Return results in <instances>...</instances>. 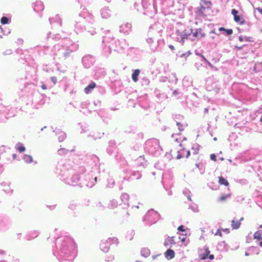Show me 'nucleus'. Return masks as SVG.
<instances>
[{
    "instance_id": "f257e3e1",
    "label": "nucleus",
    "mask_w": 262,
    "mask_h": 262,
    "mask_svg": "<svg viewBox=\"0 0 262 262\" xmlns=\"http://www.w3.org/2000/svg\"><path fill=\"white\" fill-rule=\"evenodd\" d=\"M144 149L146 152L155 157L159 156L163 151L160 145L159 141L157 139L147 140L145 143Z\"/></svg>"
},
{
    "instance_id": "f03ea898",
    "label": "nucleus",
    "mask_w": 262,
    "mask_h": 262,
    "mask_svg": "<svg viewBox=\"0 0 262 262\" xmlns=\"http://www.w3.org/2000/svg\"><path fill=\"white\" fill-rule=\"evenodd\" d=\"M98 158L95 155H85L84 162L83 163V174L86 172L94 173L96 169V163Z\"/></svg>"
},
{
    "instance_id": "7ed1b4c3",
    "label": "nucleus",
    "mask_w": 262,
    "mask_h": 262,
    "mask_svg": "<svg viewBox=\"0 0 262 262\" xmlns=\"http://www.w3.org/2000/svg\"><path fill=\"white\" fill-rule=\"evenodd\" d=\"M117 40L113 37L105 36L102 42L104 45L103 51L106 56L108 55L112 51H116Z\"/></svg>"
},
{
    "instance_id": "20e7f679",
    "label": "nucleus",
    "mask_w": 262,
    "mask_h": 262,
    "mask_svg": "<svg viewBox=\"0 0 262 262\" xmlns=\"http://www.w3.org/2000/svg\"><path fill=\"white\" fill-rule=\"evenodd\" d=\"M122 171L124 174L123 179L128 181L139 180L142 176L141 171L132 169L128 166L124 167Z\"/></svg>"
},
{
    "instance_id": "39448f33",
    "label": "nucleus",
    "mask_w": 262,
    "mask_h": 262,
    "mask_svg": "<svg viewBox=\"0 0 262 262\" xmlns=\"http://www.w3.org/2000/svg\"><path fill=\"white\" fill-rule=\"evenodd\" d=\"M83 18L88 23V25H84L85 30L88 33H90L91 35L95 34L96 31L93 27H89V25H93L95 23L94 17L92 14L90 13L87 10L83 9Z\"/></svg>"
},
{
    "instance_id": "423d86ee",
    "label": "nucleus",
    "mask_w": 262,
    "mask_h": 262,
    "mask_svg": "<svg viewBox=\"0 0 262 262\" xmlns=\"http://www.w3.org/2000/svg\"><path fill=\"white\" fill-rule=\"evenodd\" d=\"M160 214L153 209L149 210L143 218V221L147 226L155 224L159 219Z\"/></svg>"
},
{
    "instance_id": "0eeeda50",
    "label": "nucleus",
    "mask_w": 262,
    "mask_h": 262,
    "mask_svg": "<svg viewBox=\"0 0 262 262\" xmlns=\"http://www.w3.org/2000/svg\"><path fill=\"white\" fill-rule=\"evenodd\" d=\"M142 5L144 9V12H143L144 14L152 17L156 13L154 4L149 3L148 0H142Z\"/></svg>"
},
{
    "instance_id": "6e6552de",
    "label": "nucleus",
    "mask_w": 262,
    "mask_h": 262,
    "mask_svg": "<svg viewBox=\"0 0 262 262\" xmlns=\"http://www.w3.org/2000/svg\"><path fill=\"white\" fill-rule=\"evenodd\" d=\"M84 174V181L85 185L88 188H92L97 182V177L94 173L86 172Z\"/></svg>"
},
{
    "instance_id": "1a4fd4ad",
    "label": "nucleus",
    "mask_w": 262,
    "mask_h": 262,
    "mask_svg": "<svg viewBox=\"0 0 262 262\" xmlns=\"http://www.w3.org/2000/svg\"><path fill=\"white\" fill-rule=\"evenodd\" d=\"M118 244V238L116 237H109L106 241H102L100 244V248L104 252H107L112 244Z\"/></svg>"
},
{
    "instance_id": "9d476101",
    "label": "nucleus",
    "mask_w": 262,
    "mask_h": 262,
    "mask_svg": "<svg viewBox=\"0 0 262 262\" xmlns=\"http://www.w3.org/2000/svg\"><path fill=\"white\" fill-rule=\"evenodd\" d=\"M189 31H191V35L192 36L190 38L191 41H194L196 39L200 40L203 37H204L206 35L201 28L195 29H190Z\"/></svg>"
},
{
    "instance_id": "9b49d317",
    "label": "nucleus",
    "mask_w": 262,
    "mask_h": 262,
    "mask_svg": "<svg viewBox=\"0 0 262 262\" xmlns=\"http://www.w3.org/2000/svg\"><path fill=\"white\" fill-rule=\"evenodd\" d=\"M176 34L177 35V40L179 41L182 44H183L185 39H189L191 38V31H189L186 32L185 31L180 32L179 30H177Z\"/></svg>"
},
{
    "instance_id": "f8f14e48",
    "label": "nucleus",
    "mask_w": 262,
    "mask_h": 262,
    "mask_svg": "<svg viewBox=\"0 0 262 262\" xmlns=\"http://www.w3.org/2000/svg\"><path fill=\"white\" fill-rule=\"evenodd\" d=\"M95 57L90 54L83 56V66L86 69L90 68L95 62Z\"/></svg>"
},
{
    "instance_id": "ddd939ff",
    "label": "nucleus",
    "mask_w": 262,
    "mask_h": 262,
    "mask_svg": "<svg viewBox=\"0 0 262 262\" xmlns=\"http://www.w3.org/2000/svg\"><path fill=\"white\" fill-rule=\"evenodd\" d=\"M129 44L125 39L117 40L116 52H122L125 49H128Z\"/></svg>"
},
{
    "instance_id": "4468645a",
    "label": "nucleus",
    "mask_w": 262,
    "mask_h": 262,
    "mask_svg": "<svg viewBox=\"0 0 262 262\" xmlns=\"http://www.w3.org/2000/svg\"><path fill=\"white\" fill-rule=\"evenodd\" d=\"M115 159L116 161L120 164V165L123 167V168L128 166L127 161L123 157L122 154L117 152L115 155Z\"/></svg>"
},
{
    "instance_id": "2eb2a0df",
    "label": "nucleus",
    "mask_w": 262,
    "mask_h": 262,
    "mask_svg": "<svg viewBox=\"0 0 262 262\" xmlns=\"http://www.w3.org/2000/svg\"><path fill=\"white\" fill-rule=\"evenodd\" d=\"M101 16L103 19H107L112 15V11L108 7L105 6L100 10Z\"/></svg>"
},
{
    "instance_id": "dca6fc26",
    "label": "nucleus",
    "mask_w": 262,
    "mask_h": 262,
    "mask_svg": "<svg viewBox=\"0 0 262 262\" xmlns=\"http://www.w3.org/2000/svg\"><path fill=\"white\" fill-rule=\"evenodd\" d=\"M154 95L159 102L163 101L167 98V96L165 93L162 92L158 89H156L155 90Z\"/></svg>"
},
{
    "instance_id": "f3484780",
    "label": "nucleus",
    "mask_w": 262,
    "mask_h": 262,
    "mask_svg": "<svg viewBox=\"0 0 262 262\" xmlns=\"http://www.w3.org/2000/svg\"><path fill=\"white\" fill-rule=\"evenodd\" d=\"M132 29V25L129 23H125L119 27V31L124 34H128Z\"/></svg>"
},
{
    "instance_id": "a211bd4d",
    "label": "nucleus",
    "mask_w": 262,
    "mask_h": 262,
    "mask_svg": "<svg viewBox=\"0 0 262 262\" xmlns=\"http://www.w3.org/2000/svg\"><path fill=\"white\" fill-rule=\"evenodd\" d=\"M138 102L139 105L145 110L148 109L150 107L149 101L146 97L140 98Z\"/></svg>"
},
{
    "instance_id": "6ab92c4d",
    "label": "nucleus",
    "mask_w": 262,
    "mask_h": 262,
    "mask_svg": "<svg viewBox=\"0 0 262 262\" xmlns=\"http://www.w3.org/2000/svg\"><path fill=\"white\" fill-rule=\"evenodd\" d=\"M106 71L104 68L96 67L95 72V76L97 78L104 77L106 75Z\"/></svg>"
},
{
    "instance_id": "aec40b11",
    "label": "nucleus",
    "mask_w": 262,
    "mask_h": 262,
    "mask_svg": "<svg viewBox=\"0 0 262 262\" xmlns=\"http://www.w3.org/2000/svg\"><path fill=\"white\" fill-rule=\"evenodd\" d=\"M172 174L170 172H166L163 174L162 183L165 189H167V187H166V186H167V184L166 183H167V179L172 180Z\"/></svg>"
},
{
    "instance_id": "412c9836",
    "label": "nucleus",
    "mask_w": 262,
    "mask_h": 262,
    "mask_svg": "<svg viewBox=\"0 0 262 262\" xmlns=\"http://www.w3.org/2000/svg\"><path fill=\"white\" fill-rule=\"evenodd\" d=\"M116 148V142L114 140H110L108 142V146L106 149L107 154L110 155H112Z\"/></svg>"
},
{
    "instance_id": "4be33fe9",
    "label": "nucleus",
    "mask_w": 262,
    "mask_h": 262,
    "mask_svg": "<svg viewBox=\"0 0 262 262\" xmlns=\"http://www.w3.org/2000/svg\"><path fill=\"white\" fill-rule=\"evenodd\" d=\"M136 162L138 166L145 167L147 165V161L145 160L143 156H139L136 160Z\"/></svg>"
},
{
    "instance_id": "5701e85b",
    "label": "nucleus",
    "mask_w": 262,
    "mask_h": 262,
    "mask_svg": "<svg viewBox=\"0 0 262 262\" xmlns=\"http://www.w3.org/2000/svg\"><path fill=\"white\" fill-rule=\"evenodd\" d=\"M217 248L221 252H226L229 249V246L225 241H222L218 244Z\"/></svg>"
},
{
    "instance_id": "b1692460",
    "label": "nucleus",
    "mask_w": 262,
    "mask_h": 262,
    "mask_svg": "<svg viewBox=\"0 0 262 262\" xmlns=\"http://www.w3.org/2000/svg\"><path fill=\"white\" fill-rule=\"evenodd\" d=\"M174 236H167V238L165 239L164 245L165 247H168L169 246L170 248L172 247V245H175L176 242L174 240Z\"/></svg>"
},
{
    "instance_id": "393cba45",
    "label": "nucleus",
    "mask_w": 262,
    "mask_h": 262,
    "mask_svg": "<svg viewBox=\"0 0 262 262\" xmlns=\"http://www.w3.org/2000/svg\"><path fill=\"white\" fill-rule=\"evenodd\" d=\"M96 87V83L92 81L91 82L90 84H89L87 86H86L84 89V91L86 94H90L92 93L93 89Z\"/></svg>"
},
{
    "instance_id": "a878e982",
    "label": "nucleus",
    "mask_w": 262,
    "mask_h": 262,
    "mask_svg": "<svg viewBox=\"0 0 262 262\" xmlns=\"http://www.w3.org/2000/svg\"><path fill=\"white\" fill-rule=\"evenodd\" d=\"M175 253L173 250L169 249L164 253V256L168 260L171 259L174 257Z\"/></svg>"
},
{
    "instance_id": "bb28decb",
    "label": "nucleus",
    "mask_w": 262,
    "mask_h": 262,
    "mask_svg": "<svg viewBox=\"0 0 262 262\" xmlns=\"http://www.w3.org/2000/svg\"><path fill=\"white\" fill-rule=\"evenodd\" d=\"M128 53L129 54H134L136 55H139L141 54L142 51L138 48L130 47L128 49Z\"/></svg>"
},
{
    "instance_id": "cd10ccee",
    "label": "nucleus",
    "mask_w": 262,
    "mask_h": 262,
    "mask_svg": "<svg viewBox=\"0 0 262 262\" xmlns=\"http://www.w3.org/2000/svg\"><path fill=\"white\" fill-rule=\"evenodd\" d=\"M234 20L235 22L239 23L240 25L246 24L248 26H250V23L249 22H246L242 17L240 16L237 15L234 17Z\"/></svg>"
},
{
    "instance_id": "c85d7f7f",
    "label": "nucleus",
    "mask_w": 262,
    "mask_h": 262,
    "mask_svg": "<svg viewBox=\"0 0 262 262\" xmlns=\"http://www.w3.org/2000/svg\"><path fill=\"white\" fill-rule=\"evenodd\" d=\"M205 252L204 253L199 254V257L201 259H206L208 258V256L210 253L209 248L207 246L204 247Z\"/></svg>"
},
{
    "instance_id": "c756f323",
    "label": "nucleus",
    "mask_w": 262,
    "mask_h": 262,
    "mask_svg": "<svg viewBox=\"0 0 262 262\" xmlns=\"http://www.w3.org/2000/svg\"><path fill=\"white\" fill-rule=\"evenodd\" d=\"M139 69H136L133 71L132 75V78L134 82H136L138 81V76L140 73Z\"/></svg>"
},
{
    "instance_id": "7c9ffc66",
    "label": "nucleus",
    "mask_w": 262,
    "mask_h": 262,
    "mask_svg": "<svg viewBox=\"0 0 262 262\" xmlns=\"http://www.w3.org/2000/svg\"><path fill=\"white\" fill-rule=\"evenodd\" d=\"M140 253L142 256L147 257L150 254V251L147 248H142L141 249Z\"/></svg>"
},
{
    "instance_id": "2f4dec72",
    "label": "nucleus",
    "mask_w": 262,
    "mask_h": 262,
    "mask_svg": "<svg viewBox=\"0 0 262 262\" xmlns=\"http://www.w3.org/2000/svg\"><path fill=\"white\" fill-rule=\"evenodd\" d=\"M195 166L199 169L200 172L201 174H203L205 171V164L202 162H200L195 164Z\"/></svg>"
},
{
    "instance_id": "473e14b6",
    "label": "nucleus",
    "mask_w": 262,
    "mask_h": 262,
    "mask_svg": "<svg viewBox=\"0 0 262 262\" xmlns=\"http://www.w3.org/2000/svg\"><path fill=\"white\" fill-rule=\"evenodd\" d=\"M123 84L120 80H115L112 82V87L115 89H119L122 87Z\"/></svg>"
},
{
    "instance_id": "72a5a7b5",
    "label": "nucleus",
    "mask_w": 262,
    "mask_h": 262,
    "mask_svg": "<svg viewBox=\"0 0 262 262\" xmlns=\"http://www.w3.org/2000/svg\"><path fill=\"white\" fill-rule=\"evenodd\" d=\"M129 198V195L127 193H122L120 196L122 202L127 206H128Z\"/></svg>"
},
{
    "instance_id": "f704fd0d",
    "label": "nucleus",
    "mask_w": 262,
    "mask_h": 262,
    "mask_svg": "<svg viewBox=\"0 0 262 262\" xmlns=\"http://www.w3.org/2000/svg\"><path fill=\"white\" fill-rule=\"evenodd\" d=\"M241 224L240 221L233 220L231 221V227L232 229H238L240 227Z\"/></svg>"
},
{
    "instance_id": "c9c22d12",
    "label": "nucleus",
    "mask_w": 262,
    "mask_h": 262,
    "mask_svg": "<svg viewBox=\"0 0 262 262\" xmlns=\"http://www.w3.org/2000/svg\"><path fill=\"white\" fill-rule=\"evenodd\" d=\"M146 42L149 45L151 51L155 52L156 50V46H151V44L154 42V38L152 37H148L146 39Z\"/></svg>"
},
{
    "instance_id": "e433bc0d",
    "label": "nucleus",
    "mask_w": 262,
    "mask_h": 262,
    "mask_svg": "<svg viewBox=\"0 0 262 262\" xmlns=\"http://www.w3.org/2000/svg\"><path fill=\"white\" fill-rule=\"evenodd\" d=\"M107 183L106 185V187L111 188L114 186L115 182L113 178L110 177L109 178L107 179Z\"/></svg>"
},
{
    "instance_id": "4c0bfd02",
    "label": "nucleus",
    "mask_w": 262,
    "mask_h": 262,
    "mask_svg": "<svg viewBox=\"0 0 262 262\" xmlns=\"http://www.w3.org/2000/svg\"><path fill=\"white\" fill-rule=\"evenodd\" d=\"M150 80L146 77H143L141 79V84L143 86H147L149 85Z\"/></svg>"
},
{
    "instance_id": "58836bf2",
    "label": "nucleus",
    "mask_w": 262,
    "mask_h": 262,
    "mask_svg": "<svg viewBox=\"0 0 262 262\" xmlns=\"http://www.w3.org/2000/svg\"><path fill=\"white\" fill-rule=\"evenodd\" d=\"M159 25L158 24H155L152 25H151L149 28V33L151 34L152 31L156 30V33L157 34H159L160 33V30L158 31L157 30L158 26Z\"/></svg>"
},
{
    "instance_id": "ea45409f",
    "label": "nucleus",
    "mask_w": 262,
    "mask_h": 262,
    "mask_svg": "<svg viewBox=\"0 0 262 262\" xmlns=\"http://www.w3.org/2000/svg\"><path fill=\"white\" fill-rule=\"evenodd\" d=\"M219 183L221 185H224L226 186H229V184L228 181L221 176L219 177Z\"/></svg>"
},
{
    "instance_id": "a19ab883",
    "label": "nucleus",
    "mask_w": 262,
    "mask_h": 262,
    "mask_svg": "<svg viewBox=\"0 0 262 262\" xmlns=\"http://www.w3.org/2000/svg\"><path fill=\"white\" fill-rule=\"evenodd\" d=\"M172 118L176 122V124H177V122H180V121L183 120L184 117H183V116H182L180 114H176V115H172Z\"/></svg>"
},
{
    "instance_id": "79ce46f5",
    "label": "nucleus",
    "mask_w": 262,
    "mask_h": 262,
    "mask_svg": "<svg viewBox=\"0 0 262 262\" xmlns=\"http://www.w3.org/2000/svg\"><path fill=\"white\" fill-rule=\"evenodd\" d=\"M183 193L186 196V197L187 198L188 200L191 201V192L188 189H187V188H185L183 190Z\"/></svg>"
},
{
    "instance_id": "37998d69",
    "label": "nucleus",
    "mask_w": 262,
    "mask_h": 262,
    "mask_svg": "<svg viewBox=\"0 0 262 262\" xmlns=\"http://www.w3.org/2000/svg\"><path fill=\"white\" fill-rule=\"evenodd\" d=\"M255 114L257 117H259V120L262 123V105L256 111Z\"/></svg>"
},
{
    "instance_id": "c03bdc74",
    "label": "nucleus",
    "mask_w": 262,
    "mask_h": 262,
    "mask_svg": "<svg viewBox=\"0 0 262 262\" xmlns=\"http://www.w3.org/2000/svg\"><path fill=\"white\" fill-rule=\"evenodd\" d=\"M189 209L192 210L194 212H198L199 210L196 204L192 203L189 206Z\"/></svg>"
},
{
    "instance_id": "a18cd8bd",
    "label": "nucleus",
    "mask_w": 262,
    "mask_h": 262,
    "mask_svg": "<svg viewBox=\"0 0 262 262\" xmlns=\"http://www.w3.org/2000/svg\"><path fill=\"white\" fill-rule=\"evenodd\" d=\"M262 231L258 230L256 232L254 233L253 237L254 239H257L258 240L261 239L262 237Z\"/></svg>"
},
{
    "instance_id": "49530a36",
    "label": "nucleus",
    "mask_w": 262,
    "mask_h": 262,
    "mask_svg": "<svg viewBox=\"0 0 262 262\" xmlns=\"http://www.w3.org/2000/svg\"><path fill=\"white\" fill-rule=\"evenodd\" d=\"M230 196H231L230 193H229L227 194H223L218 199V201L219 202H223V201H225L226 199L230 198Z\"/></svg>"
},
{
    "instance_id": "de8ad7c7",
    "label": "nucleus",
    "mask_w": 262,
    "mask_h": 262,
    "mask_svg": "<svg viewBox=\"0 0 262 262\" xmlns=\"http://www.w3.org/2000/svg\"><path fill=\"white\" fill-rule=\"evenodd\" d=\"M118 205V202L116 200H113L111 201L109 207H111V208L116 207Z\"/></svg>"
},
{
    "instance_id": "09e8293b",
    "label": "nucleus",
    "mask_w": 262,
    "mask_h": 262,
    "mask_svg": "<svg viewBox=\"0 0 262 262\" xmlns=\"http://www.w3.org/2000/svg\"><path fill=\"white\" fill-rule=\"evenodd\" d=\"M167 184V186L166 187H167V189H165L166 190H169L172 186H173V181L172 180H168L167 181V183H166Z\"/></svg>"
},
{
    "instance_id": "8fccbe9b",
    "label": "nucleus",
    "mask_w": 262,
    "mask_h": 262,
    "mask_svg": "<svg viewBox=\"0 0 262 262\" xmlns=\"http://www.w3.org/2000/svg\"><path fill=\"white\" fill-rule=\"evenodd\" d=\"M249 248H253V249L251 250L252 251H251L252 252L251 255L254 254H258L259 248L258 247L252 246V247H249Z\"/></svg>"
},
{
    "instance_id": "3c124183",
    "label": "nucleus",
    "mask_w": 262,
    "mask_h": 262,
    "mask_svg": "<svg viewBox=\"0 0 262 262\" xmlns=\"http://www.w3.org/2000/svg\"><path fill=\"white\" fill-rule=\"evenodd\" d=\"M24 160L26 162L31 163L33 161L32 157L29 155H25Z\"/></svg>"
},
{
    "instance_id": "603ef678",
    "label": "nucleus",
    "mask_w": 262,
    "mask_h": 262,
    "mask_svg": "<svg viewBox=\"0 0 262 262\" xmlns=\"http://www.w3.org/2000/svg\"><path fill=\"white\" fill-rule=\"evenodd\" d=\"M177 125L180 132L184 130V127L183 124H181L180 122H177Z\"/></svg>"
},
{
    "instance_id": "864d4df0",
    "label": "nucleus",
    "mask_w": 262,
    "mask_h": 262,
    "mask_svg": "<svg viewBox=\"0 0 262 262\" xmlns=\"http://www.w3.org/2000/svg\"><path fill=\"white\" fill-rule=\"evenodd\" d=\"M9 20L7 17L3 16L1 19V22L2 24H7L8 23Z\"/></svg>"
},
{
    "instance_id": "5fc2aeb1",
    "label": "nucleus",
    "mask_w": 262,
    "mask_h": 262,
    "mask_svg": "<svg viewBox=\"0 0 262 262\" xmlns=\"http://www.w3.org/2000/svg\"><path fill=\"white\" fill-rule=\"evenodd\" d=\"M114 259V255L107 256L105 257V260L107 262L112 261Z\"/></svg>"
},
{
    "instance_id": "6e6d98bb",
    "label": "nucleus",
    "mask_w": 262,
    "mask_h": 262,
    "mask_svg": "<svg viewBox=\"0 0 262 262\" xmlns=\"http://www.w3.org/2000/svg\"><path fill=\"white\" fill-rule=\"evenodd\" d=\"M164 45V40L163 39H158L157 40V46H162Z\"/></svg>"
},
{
    "instance_id": "4d7b16f0",
    "label": "nucleus",
    "mask_w": 262,
    "mask_h": 262,
    "mask_svg": "<svg viewBox=\"0 0 262 262\" xmlns=\"http://www.w3.org/2000/svg\"><path fill=\"white\" fill-rule=\"evenodd\" d=\"M226 34L228 36L231 35L233 33V30L231 29H226L225 31Z\"/></svg>"
},
{
    "instance_id": "13d9d810",
    "label": "nucleus",
    "mask_w": 262,
    "mask_h": 262,
    "mask_svg": "<svg viewBox=\"0 0 262 262\" xmlns=\"http://www.w3.org/2000/svg\"><path fill=\"white\" fill-rule=\"evenodd\" d=\"M238 13V11L235 9H233L231 10V14L233 15L234 17L236 16H237Z\"/></svg>"
},
{
    "instance_id": "bf43d9fd",
    "label": "nucleus",
    "mask_w": 262,
    "mask_h": 262,
    "mask_svg": "<svg viewBox=\"0 0 262 262\" xmlns=\"http://www.w3.org/2000/svg\"><path fill=\"white\" fill-rule=\"evenodd\" d=\"M253 249V248H248L247 249V251L245 252V256H249L250 255H251L252 251L251 250Z\"/></svg>"
},
{
    "instance_id": "052dcab7",
    "label": "nucleus",
    "mask_w": 262,
    "mask_h": 262,
    "mask_svg": "<svg viewBox=\"0 0 262 262\" xmlns=\"http://www.w3.org/2000/svg\"><path fill=\"white\" fill-rule=\"evenodd\" d=\"M17 149L20 152H23L24 151H25V147L23 146H18L17 148Z\"/></svg>"
},
{
    "instance_id": "680f3d73",
    "label": "nucleus",
    "mask_w": 262,
    "mask_h": 262,
    "mask_svg": "<svg viewBox=\"0 0 262 262\" xmlns=\"http://www.w3.org/2000/svg\"><path fill=\"white\" fill-rule=\"evenodd\" d=\"M210 159L214 161H216V155L214 154L210 155Z\"/></svg>"
},
{
    "instance_id": "e2e57ef3",
    "label": "nucleus",
    "mask_w": 262,
    "mask_h": 262,
    "mask_svg": "<svg viewBox=\"0 0 262 262\" xmlns=\"http://www.w3.org/2000/svg\"><path fill=\"white\" fill-rule=\"evenodd\" d=\"M221 230L220 228L218 229L216 232V233H215V235H219L220 236H222V233L221 232Z\"/></svg>"
},
{
    "instance_id": "0e129e2a",
    "label": "nucleus",
    "mask_w": 262,
    "mask_h": 262,
    "mask_svg": "<svg viewBox=\"0 0 262 262\" xmlns=\"http://www.w3.org/2000/svg\"><path fill=\"white\" fill-rule=\"evenodd\" d=\"M178 230L179 231H185V229H184V226L183 225H181L178 227Z\"/></svg>"
},
{
    "instance_id": "69168bd1",
    "label": "nucleus",
    "mask_w": 262,
    "mask_h": 262,
    "mask_svg": "<svg viewBox=\"0 0 262 262\" xmlns=\"http://www.w3.org/2000/svg\"><path fill=\"white\" fill-rule=\"evenodd\" d=\"M180 94V93L178 89H176V90H174L173 92V95L175 96H178Z\"/></svg>"
},
{
    "instance_id": "338daca9",
    "label": "nucleus",
    "mask_w": 262,
    "mask_h": 262,
    "mask_svg": "<svg viewBox=\"0 0 262 262\" xmlns=\"http://www.w3.org/2000/svg\"><path fill=\"white\" fill-rule=\"evenodd\" d=\"M190 54V52L189 51H188L186 53H184L180 55L181 57H186L188 56Z\"/></svg>"
},
{
    "instance_id": "774afa93",
    "label": "nucleus",
    "mask_w": 262,
    "mask_h": 262,
    "mask_svg": "<svg viewBox=\"0 0 262 262\" xmlns=\"http://www.w3.org/2000/svg\"><path fill=\"white\" fill-rule=\"evenodd\" d=\"M200 57L202 58L201 60L202 61H204L205 63L208 62V60L202 54H200Z\"/></svg>"
}]
</instances>
